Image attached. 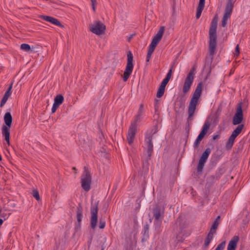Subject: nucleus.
Instances as JSON below:
<instances>
[{"label":"nucleus","mask_w":250,"mask_h":250,"mask_svg":"<svg viewBox=\"0 0 250 250\" xmlns=\"http://www.w3.org/2000/svg\"><path fill=\"white\" fill-rule=\"evenodd\" d=\"M218 23V18L216 15L212 20L209 30V45L208 56L206 57L205 67L210 69L214 56L216 52L217 46L216 29Z\"/></svg>","instance_id":"f257e3e1"},{"label":"nucleus","mask_w":250,"mask_h":250,"mask_svg":"<svg viewBox=\"0 0 250 250\" xmlns=\"http://www.w3.org/2000/svg\"><path fill=\"white\" fill-rule=\"evenodd\" d=\"M202 82H200L198 84L189 102V104L188 106V117L187 119V122L188 124H190L193 120V117L196 108V106L198 104V100L202 93Z\"/></svg>","instance_id":"f03ea898"},{"label":"nucleus","mask_w":250,"mask_h":250,"mask_svg":"<svg viewBox=\"0 0 250 250\" xmlns=\"http://www.w3.org/2000/svg\"><path fill=\"white\" fill-rule=\"evenodd\" d=\"M157 132V129H151L149 132L147 131L146 135L145 143L147 147V160L150 159V157L153 152V145L152 142L153 135Z\"/></svg>","instance_id":"7ed1b4c3"},{"label":"nucleus","mask_w":250,"mask_h":250,"mask_svg":"<svg viewBox=\"0 0 250 250\" xmlns=\"http://www.w3.org/2000/svg\"><path fill=\"white\" fill-rule=\"evenodd\" d=\"M127 64L125 67V72L123 74V81L126 82L131 74L133 69V54L130 51L127 52Z\"/></svg>","instance_id":"20e7f679"},{"label":"nucleus","mask_w":250,"mask_h":250,"mask_svg":"<svg viewBox=\"0 0 250 250\" xmlns=\"http://www.w3.org/2000/svg\"><path fill=\"white\" fill-rule=\"evenodd\" d=\"M91 184V176L89 171L86 167H84V171L81 176V184L83 188L88 191L90 188Z\"/></svg>","instance_id":"39448f33"},{"label":"nucleus","mask_w":250,"mask_h":250,"mask_svg":"<svg viewBox=\"0 0 250 250\" xmlns=\"http://www.w3.org/2000/svg\"><path fill=\"white\" fill-rule=\"evenodd\" d=\"M89 27L92 33L97 35L104 34L106 29L105 25L99 20L95 21L92 23L90 24Z\"/></svg>","instance_id":"423d86ee"},{"label":"nucleus","mask_w":250,"mask_h":250,"mask_svg":"<svg viewBox=\"0 0 250 250\" xmlns=\"http://www.w3.org/2000/svg\"><path fill=\"white\" fill-rule=\"evenodd\" d=\"M195 69V67L193 66L190 69L189 73L188 74L187 77L185 79L182 89V91L185 94L187 93L189 91L191 86L193 82Z\"/></svg>","instance_id":"0eeeda50"},{"label":"nucleus","mask_w":250,"mask_h":250,"mask_svg":"<svg viewBox=\"0 0 250 250\" xmlns=\"http://www.w3.org/2000/svg\"><path fill=\"white\" fill-rule=\"evenodd\" d=\"M98 202L95 203L94 204L91 205L90 208V227L94 229L97 226L98 221Z\"/></svg>","instance_id":"6e6552de"},{"label":"nucleus","mask_w":250,"mask_h":250,"mask_svg":"<svg viewBox=\"0 0 250 250\" xmlns=\"http://www.w3.org/2000/svg\"><path fill=\"white\" fill-rule=\"evenodd\" d=\"M210 123L208 121L205 122L201 131L200 132V134L194 143L193 147L194 148H197L198 147L200 142L204 138L205 135L207 134L208 130L210 127Z\"/></svg>","instance_id":"1a4fd4ad"},{"label":"nucleus","mask_w":250,"mask_h":250,"mask_svg":"<svg viewBox=\"0 0 250 250\" xmlns=\"http://www.w3.org/2000/svg\"><path fill=\"white\" fill-rule=\"evenodd\" d=\"M136 132L137 124H135V122H132L129 128L127 136V141L129 145H131L133 144Z\"/></svg>","instance_id":"9d476101"},{"label":"nucleus","mask_w":250,"mask_h":250,"mask_svg":"<svg viewBox=\"0 0 250 250\" xmlns=\"http://www.w3.org/2000/svg\"><path fill=\"white\" fill-rule=\"evenodd\" d=\"M243 114L241 103L239 104L237 107L236 112L232 120L234 125H239L242 122Z\"/></svg>","instance_id":"9b49d317"},{"label":"nucleus","mask_w":250,"mask_h":250,"mask_svg":"<svg viewBox=\"0 0 250 250\" xmlns=\"http://www.w3.org/2000/svg\"><path fill=\"white\" fill-rule=\"evenodd\" d=\"M164 212V208L159 205H156L152 209L153 216L155 220L163 219Z\"/></svg>","instance_id":"f8f14e48"},{"label":"nucleus","mask_w":250,"mask_h":250,"mask_svg":"<svg viewBox=\"0 0 250 250\" xmlns=\"http://www.w3.org/2000/svg\"><path fill=\"white\" fill-rule=\"evenodd\" d=\"M186 100L184 98H177L175 103V109L176 112L183 111L185 108Z\"/></svg>","instance_id":"ddd939ff"},{"label":"nucleus","mask_w":250,"mask_h":250,"mask_svg":"<svg viewBox=\"0 0 250 250\" xmlns=\"http://www.w3.org/2000/svg\"><path fill=\"white\" fill-rule=\"evenodd\" d=\"M40 17L42 19L46 21L49 22L54 25H57L61 27H64V26L60 22L58 19L53 17L44 15H41Z\"/></svg>","instance_id":"4468645a"},{"label":"nucleus","mask_w":250,"mask_h":250,"mask_svg":"<svg viewBox=\"0 0 250 250\" xmlns=\"http://www.w3.org/2000/svg\"><path fill=\"white\" fill-rule=\"evenodd\" d=\"M239 240V237L238 235L234 236L229 243L227 250H235Z\"/></svg>","instance_id":"2eb2a0df"},{"label":"nucleus","mask_w":250,"mask_h":250,"mask_svg":"<svg viewBox=\"0 0 250 250\" xmlns=\"http://www.w3.org/2000/svg\"><path fill=\"white\" fill-rule=\"evenodd\" d=\"M83 206L81 204H79L78 206L77 207V210H76V214H77L76 217H77V225L78 227H80L81 225L82 219L83 217Z\"/></svg>","instance_id":"dca6fc26"},{"label":"nucleus","mask_w":250,"mask_h":250,"mask_svg":"<svg viewBox=\"0 0 250 250\" xmlns=\"http://www.w3.org/2000/svg\"><path fill=\"white\" fill-rule=\"evenodd\" d=\"M232 12V10L225 8V12L222 20V26L223 27H225L226 26L227 21L230 18Z\"/></svg>","instance_id":"f3484780"},{"label":"nucleus","mask_w":250,"mask_h":250,"mask_svg":"<svg viewBox=\"0 0 250 250\" xmlns=\"http://www.w3.org/2000/svg\"><path fill=\"white\" fill-rule=\"evenodd\" d=\"M205 0H199L196 14V18L197 19H198L200 17L202 12L205 7Z\"/></svg>","instance_id":"a211bd4d"},{"label":"nucleus","mask_w":250,"mask_h":250,"mask_svg":"<svg viewBox=\"0 0 250 250\" xmlns=\"http://www.w3.org/2000/svg\"><path fill=\"white\" fill-rule=\"evenodd\" d=\"M165 31V27L161 26L157 34L153 37L152 40L159 43L161 41Z\"/></svg>","instance_id":"6ab92c4d"},{"label":"nucleus","mask_w":250,"mask_h":250,"mask_svg":"<svg viewBox=\"0 0 250 250\" xmlns=\"http://www.w3.org/2000/svg\"><path fill=\"white\" fill-rule=\"evenodd\" d=\"M144 106L143 104H141L140 105L138 114L136 115L135 118L134 119V121L133 122H135V124H137V122L141 119L142 116L144 114Z\"/></svg>","instance_id":"aec40b11"},{"label":"nucleus","mask_w":250,"mask_h":250,"mask_svg":"<svg viewBox=\"0 0 250 250\" xmlns=\"http://www.w3.org/2000/svg\"><path fill=\"white\" fill-rule=\"evenodd\" d=\"M10 128L5 125H3L2 127V134L5 137V139L8 144H9Z\"/></svg>","instance_id":"412c9836"},{"label":"nucleus","mask_w":250,"mask_h":250,"mask_svg":"<svg viewBox=\"0 0 250 250\" xmlns=\"http://www.w3.org/2000/svg\"><path fill=\"white\" fill-rule=\"evenodd\" d=\"M210 153L211 149L209 148H206L202 153L199 161L206 163Z\"/></svg>","instance_id":"4be33fe9"},{"label":"nucleus","mask_w":250,"mask_h":250,"mask_svg":"<svg viewBox=\"0 0 250 250\" xmlns=\"http://www.w3.org/2000/svg\"><path fill=\"white\" fill-rule=\"evenodd\" d=\"M4 121L6 124L5 126H8L9 127H11L12 122V117L10 112H7L4 114Z\"/></svg>","instance_id":"5701e85b"},{"label":"nucleus","mask_w":250,"mask_h":250,"mask_svg":"<svg viewBox=\"0 0 250 250\" xmlns=\"http://www.w3.org/2000/svg\"><path fill=\"white\" fill-rule=\"evenodd\" d=\"M244 125L241 124L237 126V127L233 130L230 136L236 138V137L241 132L243 127Z\"/></svg>","instance_id":"b1692460"},{"label":"nucleus","mask_w":250,"mask_h":250,"mask_svg":"<svg viewBox=\"0 0 250 250\" xmlns=\"http://www.w3.org/2000/svg\"><path fill=\"white\" fill-rule=\"evenodd\" d=\"M213 238V234L212 233H208L207 235L204 242L203 247L207 248Z\"/></svg>","instance_id":"393cba45"},{"label":"nucleus","mask_w":250,"mask_h":250,"mask_svg":"<svg viewBox=\"0 0 250 250\" xmlns=\"http://www.w3.org/2000/svg\"><path fill=\"white\" fill-rule=\"evenodd\" d=\"M235 139V138L231 136H230V137H229V138L226 144V148L227 149L229 150L232 148L233 145L234 144Z\"/></svg>","instance_id":"a878e982"},{"label":"nucleus","mask_w":250,"mask_h":250,"mask_svg":"<svg viewBox=\"0 0 250 250\" xmlns=\"http://www.w3.org/2000/svg\"><path fill=\"white\" fill-rule=\"evenodd\" d=\"M162 219H154V224L155 226V229L157 232H159L160 231V229L162 224Z\"/></svg>","instance_id":"bb28decb"},{"label":"nucleus","mask_w":250,"mask_h":250,"mask_svg":"<svg viewBox=\"0 0 250 250\" xmlns=\"http://www.w3.org/2000/svg\"><path fill=\"white\" fill-rule=\"evenodd\" d=\"M219 223L217 221H214L213 223V224L210 228L209 233H212L213 234L216 233V230L219 226Z\"/></svg>","instance_id":"cd10ccee"},{"label":"nucleus","mask_w":250,"mask_h":250,"mask_svg":"<svg viewBox=\"0 0 250 250\" xmlns=\"http://www.w3.org/2000/svg\"><path fill=\"white\" fill-rule=\"evenodd\" d=\"M64 100L63 97L62 95L59 94L57 95L54 98V103L59 104L60 105L62 103Z\"/></svg>","instance_id":"c85d7f7f"},{"label":"nucleus","mask_w":250,"mask_h":250,"mask_svg":"<svg viewBox=\"0 0 250 250\" xmlns=\"http://www.w3.org/2000/svg\"><path fill=\"white\" fill-rule=\"evenodd\" d=\"M144 232L143 234V240L144 239H147L149 237V225L148 224H146L144 226Z\"/></svg>","instance_id":"c756f323"},{"label":"nucleus","mask_w":250,"mask_h":250,"mask_svg":"<svg viewBox=\"0 0 250 250\" xmlns=\"http://www.w3.org/2000/svg\"><path fill=\"white\" fill-rule=\"evenodd\" d=\"M20 48L21 50L26 52H32L30 46L26 43H22L21 44Z\"/></svg>","instance_id":"7c9ffc66"},{"label":"nucleus","mask_w":250,"mask_h":250,"mask_svg":"<svg viewBox=\"0 0 250 250\" xmlns=\"http://www.w3.org/2000/svg\"><path fill=\"white\" fill-rule=\"evenodd\" d=\"M235 0H228L225 8L232 10Z\"/></svg>","instance_id":"2f4dec72"},{"label":"nucleus","mask_w":250,"mask_h":250,"mask_svg":"<svg viewBox=\"0 0 250 250\" xmlns=\"http://www.w3.org/2000/svg\"><path fill=\"white\" fill-rule=\"evenodd\" d=\"M205 164V163L199 161V163L198 164L197 167V170L199 173H200V174L202 173L203 168H204Z\"/></svg>","instance_id":"473e14b6"},{"label":"nucleus","mask_w":250,"mask_h":250,"mask_svg":"<svg viewBox=\"0 0 250 250\" xmlns=\"http://www.w3.org/2000/svg\"><path fill=\"white\" fill-rule=\"evenodd\" d=\"M165 90V88L162 87L161 86H159V87L157 90V97L158 98L162 97L164 94Z\"/></svg>","instance_id":"72a5a7b5"},{"label":"nucleus","mask_w":250,"mask_h":250,"mask_svg":"<svg viewBox=\"0 0 250 250\" xmlns=\"http://www.w3.org/2000/svg\"><path fill=\"white\" fill-rule=\"evenodd\" d=\"M9 97L7 96V95H6L5 94L4 95L3 98L0 102V107H2L4 106V105L5 104L7 101L8 100Z\"/></svg>","instance_id":"f704fd0d"},{"label":"nucleus","mask_w":250,"mask_h":250,"mask_svg":"<svg viewBox=\"0 0 250 250\" xmlns=\"http://www.w3.org/2000/svg\"><path fill=\"white\" fill-rule=\"evenodd\" d=\"M32 196L38 201L40 200V196L39 192L37 190H33L32 192Z\"/></svg>","instance_id":"c9c22d12"},{"label":"nucleus","mask_w":250,"mask_h":250,"mask_svg":"<svg viewBox=\"0 0 250 250\" xmlns=\"http://www.w3.org/2000/svg\"><path fill=\"white\" fill-rule=\"evenodd\" d=\"M225 244L226 241H223L217 246L215 250H223L225 248Z\"/></svg>","instance_id":"e433bc0d"},{"label":"nucleus","mask_w":250,"mask_h":250,"mask_svg":"<svg viewBox=\"0 0 250 250\" xmlns=\"http://www.w3.org/2000/svg\"><path fill=\"white\" fill-rule=\"evenodd\" d=\"M105 226V222L103 219H100L99 221V227L101 229H104Z\"/></svg>","instance_id":"4c0bfd02"},{"label":"nucleus","mask_w":250,"mask_h":250,"mask_svg":"<svg viewBox=\"0 0 250 250\" xmlns=\"http://www.w3.org/2000/svg\"><path fill=\"white\" fill-rule=\"evenodd\" d=\"M169 81V80H167V79L165 78L161 83L160 86L165 88Z\"/></svg>","instance_id":"58836bf2"},{"label":"nucleus","mask_w":250,"mask_h":250,"mask_svg":"<svg viewBox=\"0 0 250 250\" xmlns=\"http://www.w3.org/2000/svg\"><path fill=\"white\" fill-rule=\"evenodd\" d=\"M59 106H60L59 104L54 103V104H53V106L51 109L52 112V113L55 112L56 110L57 109V108L59 107Z\"/></svg>","instance_id":"ea45409f"},{"label":"nucleus","mask_w":250,"mask_h":250,"mask_svg":"<svg viewBox=\"0 0 250 250\" xmlns=\"http://www.w3.org/2000/svg\"><path fill=\"white\" fill-rule=\"evenodd\" d=\"M172 73V69H170L169 70L168 73H167V76L165 78L169 80L171 77Z\"/></svg>","instance_id":"a19ab883"},{"label":"nucleus","mask_w":250,"mask_h":250,"mask_svg":"<svg viewBox=\"0 0 250 250\" xmlns=\"http://www.w3.org/2000/svg\"><path fill=\"white\" fill-rule=\"evenodd\" d=\"M160 103V100L155 99L154 103L155 109L157 111L159 108V104Z\"/></svg>","instance_id":"79ce46f5"},{"label":"nucleus","mask_w":250,"mask_h":250,"mask_svg":"<svg viewBox=\"0 0 250 250\" xmlns=\"http://www.w3.org/2000/svg\"><path fill=\"white\" fill-rule=\"evenodd\" d=\"M26 79H24L23 77H22L21 79L17 83V85H19L20 86H21L22 84L24 83Z\"/></svg>","instance_id":"37998d69"},{"label":"nucleus","mask_w":250,"mask_h":250,"mask_svg":"<svg viewBox=\"0 0 250 250\" xmlns=\"http://www.w3.org/2000/svg\"><path fill=\"white\" fill-rule=\"evenodd\" d=\"M155 48H156V47L149 45L148 50L147 52L152 54L153 53Z\"/></svg>","instance_id":"c03bdc74"},{"label":"nucleus","mask_w":250,"mask_h":250,"mask_svg":"<svg viewBox=\"0 0 250 250\" xmlns=\"http://www.w3.org/2000/svg\"><path fill=\"white\" fill-rule=\"evenodd\" d=\"M155 48H156V47L149 45L148 50L147 52L152 54L153 53Z\"/></svg>","instance_id":"a18cd8bd"},{"label":"nucleus","mask_w":250,"mask_h":250,"mask_svg":"<svg viewBox=\"0 0 250 250\" xmlns=\"http://www.w3.org/2000/svg\"><path fill=\"white\" fill-rule=\"evenodd\" d=\"M235 53H234L235 55L238 56L239 54V53H240L239 47V45L238 44H237L236 45V46L235 47Z\"/></svg>","instance_id":"49530a36"},{"label":"nucleus","mask_w":250,"mask_h":250,"mask_svg":"<svg viewBox=\"0 0 250 250\" xmlns=\"http://www.w3.org/2000/svg\"><path fill=\"white\" fill-rule=\"evenodd\" d=\"M92 5V8L94 11H95V5L97 4L96 0H91Z\"/></svg>","instance_id":"de8ad7c7"},{"label":"nucleus","mask_w":250,"mask_h":250,"mask_svg":"<svg viewBox=\"0 0 250 250\" xmlns=\"http://www.w3.org/2000/svg\"><path fill=\"white\" fill-rule=\"evenodd\" d=\"M152 54H151V53H149L147 52V56H146V62H148L149 61Z\"/></svg>","instance_id":"09e8293b"},{"label":"nucleus","mask_w":250,"mask_h":250,"mask_svg":"<svg viewBox=\"0 0 250 250\" xmlns=\"http://www.w3.org/2000/svg\"><path fill=\"white\" fill-rule=\"evenodd\" d=\"M158 42H157L155 41H154L152 40L150 45H151V46H153L156 47V46L158 44Z\"/></svg>","instance_id":"8fccbe9b"},{"label":"nucleus","mask_w":250,"mask_h":250,"mask_svg":"<svg viewBox=\"0 0 250 250\" xmlns=\"http://www.w3.org/2000/svg\"><path fill=\"white\" fill-rule=\"evenodd\" d=\"M135 34L130 35L127 39L128 42H130L131 40L132 39V38L135 36Z\"/></svg>","instance_id":"3c124183"},{"label":"nucleus","mask_w":250,"mask_h":250,"mask_svg":"<svg viewBox=\"0 0 250 250\" xmlns=\"http://www.w3.org/2000/svg\"><path fill=\"white\" fill-rule=\"evenodd\" d=\"M219 138H220V135H214L213 136L212 139H213V140H216L217 139H218Z\"/></svg>","instance_id":"603ef678"},{"label":"nucleus","mask_w":250,"mask_h":250,"mask_svg":"<svg viewBox=\"0 0 250 250\" xmlns=\"http://www.w3.org/2000/svg\"><path fill=\"white\" fill-rule=\"evenodd\" d=\"M4 94L7 95V96L9 97L11 94V92H9L8 91H6Z\"/></svg>","instance_id":"864d4df0"},{"label":"nucleus","mask_w":250,"mask_h":250,"mask_svg":"<svg viewBox=\"0 0 250 250\" xmlns=\"http://www.w3.org/2000/svg\"><path fill=\"white\" fill-rule=\"evenodd\" d=\"M13 82L12 83L10 84V85L9 86V87H8V89L7 90V91H8L9 92H11V89L12 88V84H13Z\"/></svg>","instance_id":"5fc2aeb1"},{"label":"nucleus","mask_w":250,"mask_h":250,"mask_svg":"<svg viewBox=\"0 0 250 250\" xmlns=\"http://www.w3.org/2000/svg\"><path fill=\"white\" fill-rule=\"evenodd\" d=\"M3 220L2 219H0V226L2 224Z\"/></svg>","instance_id":"6e6d98bb"},{"label":"nucleus","mask_w":250,"mask_h":250,"mask_svg":"<svg viewBox=\"0 0 250 250\" xmlns=\"http://www.w3.org/2000/svg\"><path fill=\"white\" fill-rule=\"evenodd\" d=\"M220 216H218L217 217V218H216V219H215V221H217V222H218V220H219V219H220Z\"/></svg>","instance_id":"4d7b16f0"},{"label":"nucleus","mask_w":250,"mask_h":250,"mask_svg":"<svg viewBox=\"0 0 250 250\" xmlns=\"http://www.w3.org/2000/svg\"><path fill=\"white\" fill-rule=\"evenodd\" d=\"M180 219V217H179V218L177 219V222H178V221H179V220Z\"/></svg>","instance_id":"13d9d810"},{"label":"nucleus","mask_w":250,"mask_h":250,"mask_svg":"<svg viewBox=\"0 0 250 250\" xmlns=\"http://www.w3.org/2000/svg\"><path fill=\"white\" fill-rule=\"evenodd\" d=\"M104 250V248H103L102 249V250Z\"/></svg>","instance_id":"bf43d9fd"}]
</instances>
